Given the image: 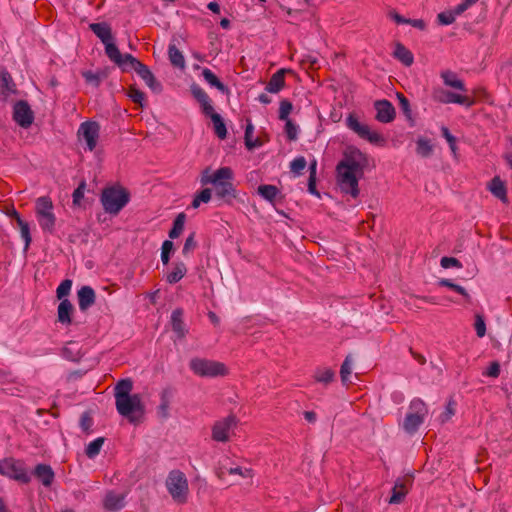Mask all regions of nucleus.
Listing matches in <instances>:
<instances>
[{
    "instance_id": "a211bd4d",
    "label": "nucleus",
    "mask_w": 512,
    "mask_h": 512,
    "mask_svg": "<svg viewBox=\"0 0 512 512\" xmlns=\"http://www.w3.org/2000/svg\"><path fill=\"white\" fill-rule=\"evenodd\" d=\"M377 111L376 119L381 123H389L395 118V108L388 100H378L374 103Z\"/></svg>"
},
{
    "instance_id": "680f3d73",
    "label": "nucleus",
    "mask_w": 512,
    "mask_h": 512,
    "mask_svg": "<svg viewBox=\"0 0 512 512\" xmlns=\"http://www.w3.org/2000/svg\"><path fill=\"white\" fill-rule=\"evenodd\" d=\"M81 74H82V77L85 79V81L88 84H91L95 87H98L100 85L101 76L99 73H94V72L88 70V71H83Z\"/></svg>"
},
{
    "instance_id": "bb28decb",
    "label": "nucleus",
    "mask_w": 512,
    "mask_h": 512,
    "mask_svg": "<svg viewBox=\"0 0 512 512\" xmlns=\"http://www.w3.org/2000/svg\"><path fill=\"white\" fill-rule=\"evenodd\" d=\"M183 310L181 308L175 309L171 314V323L173 331L179 338H183L186 334L185 323L183 321Z\"/></svg>"
},
{
    "instance_id": "8fccbe9b",
    "label": "nucleus",
    "mask_w": 512,
    "mask_h": 512,
    "mask_svg": "<svg viewBox=\"0 0 512 512\" xmlns=\"http://www.w3.org/2000/svg\"><path fill=\"white\" fill-rule=\"evenodd\" d=\"M397 98L399 100V106L405 117L411 122V125H413V118H412V110L410 107L409 100L402 94L397 93Z\"/></svg>"
},
{
    "instance_id": "4c0bfd02",
    "label": "nucleus",
    "mask_w": 512,
    "mask_h": 512,
    "mask_svg": "<svg viewBox=\"0 0 512 512\" xmlns=\"http://www.w3.org/2000/svg\"><path fill=\"white\" fill-rule=\"evenodd\" d=\"M168 55L171 64L177 68L185 67V59L181 51L174 44H170L168 47Z\"/></svg>"
},
{
    "instance_id": "49530a36",
    "label": "nucleus",
    "mask_w": 512,
    "mask_h": 512,
    "mask_svg": "<svg viewBox=\"0 0 512 512\" xmlns=\"http://www.w3.org/2000/svg\"><path fill=\"white\" fill-rule=\"evenodd\" d=\"M36 215L49 213L53 209V203L49 197L43 196L36 200Z\"/></svg>"
},
{
    "instance_id": "6e6d98bb",
    "label": "nucleus",
    "mask_w": 512,
    "mask_h": 512,
    "mask_svg": "<svg viewBox=\"0 0 512 512\" xmlns=\"http://www.w3.org/2000/svg\"><path fill=\"white\" fill-rule=\"evenodd\" d=\"M306 165V159L303 156H299L290 163L291 172L300 175L302 174V171L305 169Z\"/></svg>"
},
{
    "instance_id": "7ed1b4c3",
    "label": "nucleus",
    "mask_w": 512,
    "mask_h": 512,
    "mask_svg": "<svg viewBox=\"0 0 512 512\" xmlns=\"http://www.w3.org/2000/svg\"><path fill=\"white\" fill-rule=\"evenodd\" d=\"M189 368L195 375L203 378L224 377L229 373L224 363L200 357L192 358Z\"/></svg>"
},
{
    "instance_id": "e433bc0d",
    "label": "nucleus",
    "mask_w": 512,
    "mask_h": 512,
    "mask_svg": "<svg viewBox=\"0 0 512 512\" xmlns=\"http://www.w3.org/2000/svg\"><path fill=\"white\" fill-rule=\"evenodd\" d=\"M207 116L211 118V121L214 125L215 134L218 136V138L225 139L227 136V129L222 117L215 111Z\"/></svg>"
},
{
    "instance_id": "5701e85b",
    "label": "nucleus",
    "mask_w": 512,
    "mask_h": 512,
    "mask_svg": "<svg viewBox=\"0 0 512 512\" xmlns=\"http://www.w3.org/2000/svg\"><path fill=\"white\" fill-rule=\"evenodd\" d=\"M124 495L108 491L103 499V507L107 511H118L124 506Z\"/></svg>"
},
{
    "instance_id": "c9c22d12",
    "label": "nucleus",
    "mask_w": 512,
    "mask_h": 512,
    "mask_svg": "<svg viewBox=\"0 0 512 512\" xmlns=\"http://www.w3.org/2000/svg\"><path fill=\"white\" fill-rule=\"evenodd\" d=\"M37 219L43 231L53 233L55 229L56 217L52 211L37 216Z\"/></svg>"
},
{
    "instance_id": "cd10ccee",
    "label": "nucleus",
    "mask_w": 512,
    "mask_h": 512,
    "mask_svg": "<svg viewBox=\"0 0 512 512\" xmlns=\"http://www.w3.org/2000/svg\"><path fill=\"white\" fill-rule=\"evenodd\" d=\"M393 56L407 67L411 66L414 62L412 52L400 42L396 43Z\"/></svg>"
},
{
    "instance_id": "09e8293b",
    "label": "nucleus",
    "mask_w": 512,
    "mask_h": 512,
    "mask_svg": "<svg viewBox=\"0 0 512 512\" xmlns=\"http://www.w3.org/2000/svg\"><path fill=\"white\" fill-rule=\"evenodd\" d=\"M127 95L135 104H138L141 107H143L145 99H146V95L143 91L136 88V86H130L128 88Z\"/></svg>"
},
{
    "instance_id": "5fc2aeb1",
    "label": "nucleus",
    "mask_w": 512,
    "mask_h": 512,
    "mask_svg": "<svg viewBox=\"0 0 512 512\" xmlns=\"http://www.w3.org/2000/svg\"><path fill=\"white\" fill-rule=\"evenodd\" d=\"M173 242L170 240H165L161 247V261L164 265H167L170 260V253L173 250Z\"/></svg>"
},
{
    "instance_id": "0e129e2a",
    "label": "nucleus",
    "mask_w": 512,
    "mask_h": 512,
    "mask_svg": "<svg viewBox=\"0 0 512 512\" xmlns=\"http://www.w3.org/2000/svg\"><path fill=\"white\" fill-rule=\"evenodd\" d=\"M442 136L447 140L449 147L454 155H456L457 146H456V138L450 133L447 127H442L441 129Z\"/></svg>"
},
{
    "instance_id": "f03ea898",
    "label": "nucleus",
    "mask_w": 512,
    "mask_h": 512,
    "mask_svg": "<svg viewBox=\"0 0 512 512\" xmlns=\"http://www.w3.org/2000/svg\"><path fill=\"white\" fill-rule=\"evenodd\" d=\"M100 200L107 213L117 215L130 201V193L124 187L111 186L103 189Z\"/></svg>"
},
{
    "instance_id": "ea45409f",
    "label": "nucleus",
    "mask_w": 512,
    "mask_h": 512,
    "mask_svg": "<svg viewBox=\"0 0 512 512\" xmlns=\"http://www.w3.org/2000/svg\"><path fill=\"white\" fill-rule=\"evenodd\" d=\"M352 373V356L347 355L340 368V377L343 385L351 384L350 375Z\"/></svg>"
},
{
    "instance_id": "b1692460",
    "label": "nucleus",
    "mask_w": 512,
    "mask_h": 512,
    "mask_svg": "<svg viewBox=\"0 0 512 512\" xmlns=\"http://www.w3.org/2000/svg\"><path fill=\"white\" fill-rule=\"evenodd\" d=\"M74 311V306L68 299H63L57 309V317L58 321L61 324L69 325L72 323V313Z\"/></svg>"
},
{
    "instance_id": "473e14b6",
    "label": "nucleus",
    "mask_w": 512,
    "mask_h": 512,
    "mask_svg": "<svg viewBox=\"0 0 512 512\" xmlns=\"http://www.w3.org/2000/svg\"><path fill=\"white\" fill-rule=\"evenodd\" d=\"M258 194L265 200L275 204L277 197L281 196L280 190L275 185L263 184L257 189Z\"/></svg>"
},
{
    "instance_id": "79ce46f5",
    "label": "nucleus",
    "mask_w": 512,
    "mask_h": 512,
    "mask_svg": "<svg viewBox=\"0 0 512 512\" xmlns=\"http://www.w3.org/2000/svg\"><path fill=\"white\" fill-rule=\"evenodd\" d=\"M186 220V215L182 212L179 213L173 222V227L169 231V237L171 239H175L180 236V234L183 232L184 224Z\"/></svg>"
},
{
    "instance_id": "f8f14e48",
    "label": "nucleus",
    "mask_w": 512,
    "mask_h": 512,
    "mask_svg": "<svg viewBox=\"0 0 512 512\" xmlns=\"http://www.w3.org/2000/svg\"><path fill=\"white\" fill-rule=\"evenodd\" d=\"M432 99L435 102L443 104L456 103L463 105L467 108L472 107L476 103V100L474 98L465 95H460L442 88H437L433 90Z\"/></svg>"
},
{
    "instance_id": "4d7b16f0",
    "label": "nucleus",
    "mask_w": 512,
    "mask_h": 512,
    "mask_svg": "<svg viewBox=\"0 0 512 512\" xmlns=\"http://www.w3.org/2000/svg\"><path fill=\"white\" fill-rule=\"evenodd\" d=\"M93 419L89 412H84L80 418V427L85 434H90L92 432Z\"/></svg>"
},
{
    "instance_id": "9d476101",
    "label": "nucleus",
    "mask_w": 512,
    "mask_h": 512,
    "mask_svg": "<svg viewBox=\"0 0 512 512\" xmlns=\"http://www.w3.org/2000/svg\"><path fill=\"white\" fill-rule=\"evenodd\" d=\"M340 169L346 168L357 171L359 176H363L365 168L369 165L368 157L355 147H351L345 153L344 159L338 163Z\"/></svg>"
},
{
    "instance_id": "338daca9",
    "label": "nucleus",
    "mask_w": 512,
    "mask_h": 512,
    "mask_svg": "<svg viewBox=\"0 0 512 512\" xmlns=\"http://www.w3.org/2000/svg\"><path fill=\"white\" fill-rule=\"evenodd\" d=\"M455 15L451 11H444L438 14L437 19L441 25H450L455 21Z\"/></svg>"
},
{
    "instance_id": "6ab92c4d",
    "label": "nucleus",
    "mask_w": 512,
    "mask_h": 512,
    "mask_svg": "<svg viewBox=\"0 0 512 512\" xmlns=\"http://www.w3.org/2000/svg\"><path fill=\"white\" fill-rule=\"evenodd\" d=\"M190 91L195 100L200 104L202 113L205 116L214 112L210 97L198 84L193 83L190 86Z\"/></svg>"
},
{
    "instance_id": "de8ad7c7",
    "label": "nucleus",
    "mask_w": 512,
    "mask_h": 512,
    "mask_svg": "<svg viewBox=\"0 0 512 512\" xmlns=\"http://www.w3.org/2000/svg\"><path fill=\"white\" fill-rule=\"evenodd\" d=\"M212 197V190L210 188H204L200 192H198L191 203L193 208H198L200 204L208 203Z\"/></svg>"
},
{
    "instance_id": "0eeeda50",
    "label": "nucleus",
    "mask_w": 512,
    "mask_h": 512,
    "mask_svg": "<svg viewBox=\"0 0 512 512\" xmlns=\"http://www.w3.org/2000/svg\"><path fill=\"white\" fill-rule=\"evenodd\" d=\"M116 409L120 415L134 424L139 423L144 414V407L139 394L120 399L116 402Z\"/></svg>"
},
{
    "instance_id": "58836bf2",
    "label": "nucleus",
    "mask_w": 512,
    "mask_h": 512,
    "mask_svg": "<svg viewBox=\"0 0 512 512\" xmlns=\"http://www.w3.org/2000/svg\"><path fill=\"white\" fill-rule=\"evenodd\" d=\"M172 396V389L171 388H165L161 392V403L158 407V414L162 418L168 417V409L170 405V398Z\"/></svg>"
},
{
    "instance_id": "aec40b11",
    "label": "nucleus",
    "mask_w": 512,
    "mask_h": 512,
    "mask_svg": "<svg viewBox=\"0 0 512 512\" xmlns=\"http://www.w3.org/2000/svg\"><path fill=\"white\" fill-rule=\"evenodd\" d=\"M190 91L195 100L200 104L202 113L205 116L214 112L210 97L198 84L193 83L190 86Z\"/></svg>"
},
{
    "instance_id": "603ef678",
    "label": "nucleus",
    "mask_w": 512,
    "mask_h": 512,
    "mask_svg": "<svg viewBox=\"0 0 512 512\" xmlns=\"http://www.w3.org/2000/svg\"><path fill=\"white\" fill-rule=\"evenodd\" d=\"M71 287H72V280H70V279L63 280L56 290L57 298L61 301L63 299H65V297L70 294Z\"/></svg>"
},
{
    "instance_id": "3c124183",
    "label": "nucleus",
    "mask_w": 512,
    "mask_h": 512,
    "mask_svg": "<svg viewBox=\"0 0 512 512\" xmlns=\"http://www.w3.org/2000/svg\"><path fill=\"white\" fill-rule=\"evenodd\" d=\"M292 110H293L292 103L289 100H287V99H283L280 102L278 118L281 121L288 120L289 119V114L292 112Z\"/></svg>"
},
{
    "instance_id": "e2e57ef3",
    "label": "nucleus",
    "mask_w": 512,
    "mask_h": 512,
    "mask_svg": "<svg viewBox=\"0 0 512 512\" xmlns=\"http://www.w3.org/2000/svg\"><path fill=\"white\" fill-rule=\"evenodd\" d=\"M86 189V182L82 181L78 187L74 190L72 197H73V204L76 206H79L81 203V200L84 197V192Z\"/></svg>"
},
{
    "instance_id": "393cba45",
    "label": "nucleus",
    "mask_w": 512,
    "mask_h": 512,
    "mask_svg": "<svg viewBox=\"0 0 512 512\" xmlns=\"http://www.w3.org/2000/svg\"><path fill=\"white\" fill-rule=\"evenodd\" d=\"M285 69H280L275 72L266 85V91L269 93H278L285 86Z\"/></svg>"
},
{
    "instance_id": "6e6552de",
    "label": "nucleus",
    "mask_w": 512,
    "mask_h": 512,
    "mask_svg": "<svg viewBox=\"0 0 512 512\" xmlns=\"http://www.w3.org/2000/svg\"><path fill=\"white\" fill-rule=\"evenodd\" d=\"M337 180L339 187L343 193L350 194L353 198H357L359 196L360 190L358 187L359 176L357 171L341 168L340 165L337 164Z\"/></svg>"
},
{
    "instance_id": "39448f33",
    "label": "nucleus",
    "mask_w": 512,
    "mask_h": 512,
    "mask_svg": "<svg viewBox=\"0 0 512 512\" xmlns=\"http://www.w3.org/2000/svg\"><path fill=\"white\" fill-rule=\"evenodd\" d=\"M427 414L428 408L424 401L419 398L413 399L409 405V412L404 418L403 429L409 434H414L423 424Z\"/></svg>"
},
{
    "instance_id": "052dcab7",
    "label": "nucleus",
    "mask_w": 512,
    "mask_h": 512,
    "mask_svg": "<svg viewBox=\"0 0 512 512\" xmlns=\"http://www.w3.org/2000/svg\"><path fill=\"white\" fill-rule=\"evenodd\" d=\"M19 229L21 237L25 241V248L27 249L32 241L29 224L26 221H19Z\"/></svg>"
},
{
    "instance_id": "4be33fe9",
    "label": "nucleus",
    "mask_w": 512,
    "mask_h": 512,
    "mask_svg": "<svg viewBox=\"0 0 512 512\" xmlns=\"http://www.w3.org/2000/svg\"><path fill=\"white\" fill-rule=\"evenodd\" d=\"M78 305L81 311H86L94 305L96 301V294L92 287L82 286L78 292Z\"/></svg>"
},
{
    "instance_id": "f704fd0d",
    "label": "nucleus",
    "mask_w": 512,
    "mask_h": 512,
    "mask_svg": "<svg viewBox=\"0 0 512 512\" xmlns=\"http://www.w3.org/2000/svg\"><path fill=\"white\" fill-rule=\"evenodd\" d=\"M187 273V267L184 262H176L171 272L166 276V281L169 284L179 282Z\"/></svg>"
},
{
    "instance_id": "423d86ee",
    "label": "nucleus",
    "mask_w": 512,
    "mask_h": 512,
    "mask_svg": "<svg viewBox=\"0 0 512 512\" xmlns=\"http://www.w3.org/2000/svg\"><path fill=\"white\" fill-rule=\"evenodd\" d=\"M0 475L22 484H28L31 481V476L24 462L13 457H6L0 460Z\"/></svg>"
},
{
    "instance_id": "69168bd1",
    "label": "nucleus",
    "mask_w": 512,
    "mask_h": 512,
    "mask_svg": "<svg viewBox=\"0 0 512 512\" xmlns=\"http://www.w3.org/2000/svg\"><path fill=\"white\" fill-rule=\"evenodd\" d=\"M441 267L448 269L451 267L462 268V263L454 257H442L440 260Z\"/></svg>"
},
{
    "instance_id": "a18cd8bd",
    "label": "nucleus",
    "mask_w": 512,
    "mask_h": 512,
    "mask_svg": "<svg viewBox=\"0 0 512 512\" xmlns=\"http://www.w3.org/2000/svg\"><path fill=\"white\" fill-rule=\"evenodd\" d=\"M416 152L421 157L427 158L431 156L433 152V146L430 143V140L425 138H419L416 142Z\"/></svg>"
},
{
    "instance_id": "c85d7f7f",
    "label": "nucleus",
    "mask_w": 512,
    "mask_h": 512,
    "mask_svg": "<svg viewBox=\"0 0 512 512\" xmlns=\"http://www.w3.org/2000/svg\"><path fill=\"white\" fill-rule=\"evenodd\" d=\"M441 78L443 79L445 85L460 90L462 92L467 91L464 82L457 78L456 73L450 70H445L441 72Z\"/></svg>"
},
{
    "instance_id": "7c9ffc66",
    "label": "nucleus",
    "mask_w": 512,
    "mask_h": 512,
    "mask_svg": "<svg viewBox=\"0 0 512 512\" xmlns=\"http://www.w3.org/2000/svg\"><path fill=\"white\" fill-rule=\"evenodd\" d=\"M491 193L503 202H507V189L505 183L498 177H494L489 185Z\"/></svg>"
},
{
    "instance_id": "f3484780",
    "label": "nucleus",
    "mask_w": 512,
    "mask_h": 512,
    "mask_svg": "<svg viewBox=\"0 0 512 512\" xmlns=\"http://www.w3.org/2000/svg\"><path fill=\"white\" fill-rule=\"evenodd\" d=\"M105 45V53L107 57L114 62L123 72H129V61L126 57L129 54H122L115 43L108 41Z\"/></svg>"
},
{
    "instance_id": "37998d69",
    "label": "nucleus",
    "mask_w": 512,
    "mask_h": 512,
    "mask_svg": "<svg viewBox=\"0 0 512 512\" xmlns=\"http://www.w3.org/2000/svg\"><path fill=\"white\" fill-rule=\"evenodd\" d=\"M335 373L331 368L317 369L314 374L315 381L329 384L334 380Z\"/></svg>"
},
{
    "instance_id": "1a4fd4ad",
    "label": "nucleus",
    "mask_w": 512,
    "mask_h": 512,
    "mask_svg": "<svg viewBox=\"0 0 512 512\" xmlns=\"http://www.w3.org/2000/svg\"><path fill=\"white\" fill-rule=\"evenodd\" d=\"M126 59L130 63L129 71L134 70L151 89L152 92L157 94L162 92V84L155 78L154 74L151 72L147 65L143 64L132 55H128Z\"/></svg>"
},
{
    "instance_id": "a19ab883",
    "label": "nucleus",
    "mask_w": 512,
    "mask_h": 512,
    "mask_svg": "<svg viewBox=\"0 0 512 512\" xmlns=\"http://www.w3.org/2000/svg\"><path fill=\"white\" fill-rule=\"evenodd\" d=\"M253 131H254V126L251 123V120L248 119L246 129H245V135H244L245 145L248 150H252V149L262 145V142L260 141L259 138L255 139V140L252 139Z\"/></svg>"
},
{
    "instance_id": "c03bdc74",
    "label": "nucleus",
    "mask_w": 512,
    "mask_h": 512,
    "mask_svg": "<svg viewBox=\"0 0 512 512\" xmlns=\"http://www.w3.org/2000/svg\"><path fill=\"white\" fill-rule=\"evenodd\" d=\"M104 442H105L104 437L96 438L95 440L90 442L85 449L86 456L90 459L95 458L100 453V450H101Z\"/></svg>"
},
{
    "instance_id": "774afa93",
    "label": "nucleus",
    "mask_w": 512,
    "mask_h": 512,
    "mask_svg": "<svg viewBox=\"0 0 512 512\" xmlns=\"http://www.w3.org/2000/svg\"><path fill=\"white\" fill-rule=\"evenodd\" d=\"M197 246L195 241V232H192L185 240L182 253L187 255L191 250H194Z\"/></svg>"
},
{
    "instance_id": "a878e982",
    "label": "nucleus",
    "mask_w": 512,
    "mask_h": 512,
    "mask_svg": "<svg viewBox=\"0 0 512 512\" xmlns=\"http://www.w3.org/2000/svg\"><path fill=\"white\" fill-rule=\"evenodd\" d=\"M89 28L103 44L113 40L111 28L106 22L92 23Z\"/></svg>"
},
{
    "instance_id": "c756f323",
    "label": "nucleus",
    "mask_w": 512,
    "mask_h": 512,
    "mask_svg": "<svg viewBox=\"0 0 512 512\" xmlns=\"http://www.w3.org/2000/svg\"><path fill=\"white\" fill-rule=\"evenodd\" d=\"M14 86L12 77L5 69H0V101L6 99Z\"/></svg>"
},
{
    "instance_id": "412c9836",
    "label": "nucleus",
    "mask_w": 512,
    "mask_h": 512,
    "mask_svg": "<svg viewBox=\"0 0 512 512\" xmlns=\"http://www.w3.org/2000/svg\"><path fill=\"white\" fill-rule=\"evenodd\" d=\"M32 475L45 487H50L55 479V473L52 467L44 463L37 464Z\"/></svg>"
},
{
    "instance_id": "f257e3e1",
    "label": "nucleus",
    "mask_w": 512,
    "mask_h": 512,
    "mask_svg": "<svg viewBox=\"0 0 512 512\" xmlns=\"http://www.w3.org/2000/svg\"><path fill=\"white\" fill-rule=\"evenodd\" d=\"M234 173L230 167H221L216 171H212L210 167L205 168L200 175V183L202 186L213 185L215 195L231 204L233 199L237 197V191L233 184Z\"/></svg>"
},
{
    "instance_id": "2f4dec72",
    "label": "nucleus",
    "mask_w": 512,
    "mask_h": 512,
    "mask_svg": "<svg viewBox=\"0 0 512 512\" xmlns=\"http://www.w3.org/2000/svg\"><path fill=\"white\" fill-rule=\"evenodd\" d=\"M133 389V382L131 379H122L115 386V400L116 402L120 399L131 397L130 392Z\"/></svg>"
},
{
    "instance_id": "13d9d810",
    "label": "nucleus",
    "mask_w": 512,
    "mask_h": 512,
    "mask_svg": "<svg viewBox=\"0 0 512 512\" xmlns=\"http://www.w3.org/2000/svg\"><path fill=\"white\" fill-rule=\"evenodd\" d=\"M474 328L479 338H482L486 335V324L483 315H475Z\"/></svg>"
},
{
    "instance_id": "4468645a",
    "label": "nucleus",
    "mask_w": 512,
    "mask_h": 512,
    "mask_svg": "<svg viewBox=\"0 0 512 512\" xmlns=\"http://www.w3.org/2000/svg\"><path fill=\"white\" fill-rule=\"evenodd\" d=\"M237 423V417L233 414L216 421L212 427V439L217 442H227L230 430L235 428Z\"/></svg>"
},
{
    "instance_id": "20e7f679",
    "label": "nucleus",
    "mask_w": 512,
    "mask_h": 512,
    "mask_svg": "<svg viewBox=\"0 0 512 512\" xmlns=\"http://www.w3.org/2000/svg\"><path fill=\"white\" fill-rule=\"evenodd\" d=\"M166 487L175 502L179 504H184L187 502L189 491L188 481L182 471H170L166 479Z\"/></svg>"
},
{
    "instance_id": "ddd939ff",
    "label": "nucleus",
    "mask_w": 512,
    "mask_h": 512,
    "mask_svg": "<svg viewBox=\"0 0 512 512\" xmlns=\"http://www.w3.org/2000/svg\"><path fill=\"white\" fill-rule=\"evenodd\" d=\"M100 126L95 121H85L80 124L77 136L78 140L85 141L86 148L89 151H93L99 139Z\"/></svg>"
},
{
    "instance_id": "9b49d317",
    "label": "nucleus",
    "mask_w": 512,
    "mask_h": 512,
    "mask_svg": "<svg viewBox=\"0 0 512 512\" xmlns=\"http://www.w3.org/2000/svg\"><path fill=\"white\" fill-rule=\"evenodd\" d=\"M347 126L355 132L360 138L369 141L372 144H383L384 137L376 131H371L370 127L358 121L357 117L350 114L346 119Z\"/></svg>"
},
{
    "instance_id": "2eb2a0df",
    "label": "nucleus",
    "mask_w": 512,
    "mask_h": 512,
    "mask_svg": "<svg viewBox=\"0 0 512 512\" xmlns=\"http://www.w3.org/2000/svg\"><path fill=\"white\" fill-rule=\"evenodd\" d=\"M413 483V475L407 474L398 478L392 488V494L389 499L390 504H399L403 502Z\"/></svg>"
},
{
    "instance_id": "dca6fc26",
    "label": "nucleus",
    "mask_w": 512,
    "mask_h": 512,
    "mask_svg": "<svg viewBox=\"0 0 512 512\" xmlns=\"http://www.w3.org/2000/svg\"><path fill=\"white\" fill-rule=\"evenodd\" d=\"M13 119L23 128H27L32 124L34 115L26 101H18L15 104Z\"/></svg>"
},
{
    "instance_id": "864d4df0",
    "label": "nucleus",
    "mask_w": 512,
    "mask_h": 512,
    "mask_svg": "<svg viewBox=\"0 0 512 512\" xmlns=\"http://www.w3.org/2000/svg\"><path fill=\"white\" fill-rule=\"evenodd\" d=\"M285 133L289 141L298 138V126L291 119L285 120Z\"/></svg>"
},
{
    "instance_id": "72a5a7b5",
    "label": "nucleus",
    "mask_w": 512,
    "mask_h": 512,
    "mask_svg": "<svg viewBox=\"0 0 512 512\" xmlns=\"http://www.w3.org/2000/svg\"><path fill=\"white\" fill-rule=\"evenodd\" d=\"M202 76L204 80L209 83L212 87H215L224 94H229L228 87L222 83L219 78L208 68L202 70Z\"/></svg>"
},
{
    "instance_id": "bf43d9fd",
    "label": "nucleus",
    "mask_w": 512,
    "mask_h": 512,
    "mask_svg": "<svg viewBox=\"0 0 512 512\" xmlns=\"http://www.w3.org/2000/svg\"><path fill=\"white\" fill-rule=\"evenodd\" d=\"M19 229L21 237L25 241V248L27 249L32 241L29 224L26 221H19Z\"/></svg>"
}]
</instances>
